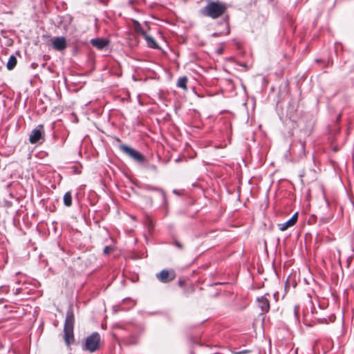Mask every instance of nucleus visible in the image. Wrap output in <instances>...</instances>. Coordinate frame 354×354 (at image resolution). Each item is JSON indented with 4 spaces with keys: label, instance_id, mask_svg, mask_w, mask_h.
Segmentation results:
<instances>
[{
    "label": "nucleus",
    "instance_id": "nucleus-1",
    "mask_svg": "<svg viewBox=\"0 0 354 354\" xmlns=\"http://www.w3.org/2000/svg\"><path fill=\"white\" fill-rule=\"evenodd\" d=\"M227 10L226 5L220 1H209L207 4L201 10V14L212 19H217Z\"/></svg>",
    "mask_w": 354,
    "mask_h": 354
},
{
    "label": "nucleus",
    "instance_id": "nucleus-2",
    "mask_svg": "<svg viewBox=\"0 0 354 354\" xmlns=\"http://www.w3.org/2000/svg\"><path fill=\"white\" fill-rule=\"evenodd\" d=\"M74 322H75V317L73 314V310L71 307H70L67 311L64 325V338L65 343L69 346L74 342V335H73V328H74Z\"/></svg>",
    "mask_w": 354,
    "mask_h": 354
},
{
    "label": "nucleus",
    "instance_id": "nucleus-3",
    "mask_svg": "<svg viewBox=\"0 0 354 354\" xmlns=\"http://www.w3.org/2000/svg\"><path fill=\"white\" fill-rule=\"evenodd\" d=\"M100 335L98 333L94 332L86 338L83 350L93 353L100 348Z\"/></svg>",
    "mask_w": 354,
    "mask_h": 354
},
{
    "label": "nucleus",
    "instance_id": "nucleus-4",
    "mask_svg": "<svg viewBox=\"0 0 354 354\" xmlns=\"http://www.w3.org/2000/svg\"><path fill=\"white\" fill-rule=\"evenodd\" d=\"M45 140V132L44 126L39 124L32 131L29 137V142L31 144H36L40 141L44 142Z\"/></svg>",
    "mask_w": 354,
    "mask_h": 354
},
{
    "label": "nucleus",
    "instance_id": "nucleus-5",
    "mask_svg": "<svg viewBox=\"0 0 354 354\" xmlns=\"http://www.w3.org/2000/svg\"><path fill=\"white\" fill-rule=\"evenodd\" d=\"M120 150L129 156L131 158L134 160L135 161L138 162H143L145 160V158L143 155H142L139 151L137 150L127 146L125 145H122L120 146Z\"/></svg>",
    "mask_w": 354,
    "mask_h": 354
},
{
    "label": "nucleus",
    "instance_id": "nucleus-6",
    "mask_svg": "<svg viewBox=\"0 0 354 354\" xmlns=\"http://www.w3.org/2000/svg\"><path fill=\"white\" fill-rule=\"evenodd\" d=\"M156 279L161 283H167L176 278V273L173 270H162L156 274Z\"/></svg>",
    "mask_w": 354,
    "mask_h": 354
},
{
    "label": "nucleus",
    "instance_id": "nucleus-7",
    "mask_svg": "<svg viewBox=\"0 0 354 354\" xmlns=\"http://www.w3.org/2000/svg\"><path fill=\"white\" fill-rule=\"evenodd\" d=\"M51 44L53 48L57 51H62L67 47L66 39L64 37L52 38Z\"/></svg>",
    "mask_w": 354,
    "mask_h": 354
},
{
    "label": "nucleus",
    "instance_id": "nucleus-8",
    "mask_svg": "<svg viewBox=\"0 0 354 354\" xmlns=\"http://www.w3.org/2000/svg\"><path fill=\"white\" fill-rule=\"evenodd\" d=\"M258 306L261 308V314L268 313L270 310V301L266 295L257 299Z\"/></svg>",
    "mask_w": 354,
    "mask_h": 354
},
{
    "label": "nucleus",
    "instance_id": "nucleus-9",
    "mask_svg": "<svg viewBox=\"0 0 354 354\" xmlns=\"http://www.w3.org/2000/svg\"><path fill=\"white\" fill-rule=\"evenodd\" d=\"M297 218L298 216L297 213L296 212L285 223L278 224L279 229L281 231L286 230L288 227L293 226L297 223Z\"/></svg>",
    "mask_w": 354,
    "mask_h": 354
},
{
    "label": "nucleus",
    "instance_id": "nucleus-10",
    "mask_svg": "<svg viewBox=\"0 0 354 354\" xmlns=\"http://www.w3.org/2000/svg\"><path fill=\"white\" fill-rule=\"evenodd\" d=\"M91 44L99 50H102L109 44V40L104 38H95L91 39Z\"/></svg>",
    "mask_w": 354,
    "mask_h": 354
},
{
    "label": "nucleus",
    "instance_id": "nucleus-11",
    "mask_svg": "<svg viewBox=\"0 0 354 354\" xmlns=\"http://www.w3.org/2000/svg\"><path fill=\"white\" fill-rule=\"evenodd\" d=\"M147 189L149 190V191H156V192H159V194L161 196L162 205H167L166 194H165V192L162 189L158 188V187H152V186H148L147 187Z\"/></svg>",
    "mask_w": 354,
    "mask_h": 354
},
{
    "label": "nucleus",
    "instance_id": "nucleus-12",
    "mask_svg": "<svg viewBox=\"0 0 354 354\" xmlns=\"http://www.w3.org/2000/svg\"><path fill=\"white\" fill-rule=\"evenodd\" d=\"M142 37L145 39L148 47L151 48H158V44L156 40L152 37L149 36L147 33L145 34V35H143Z\"/></svg>",
    "mask_w": 354,
    "mask_h": 354
},
{
    "label": "nucleus",
    "instance_id": "nucleus-13",
    "mask_svg": "<svg viewBox=\"0 0 354 354\" xmlns=\"http://www.w3.org/2000/svg\"><path fill=\"white\" fill-rule=\"evenodd\" d=\"M188 79L186 76H183L180 77L176 83V86L179 88H183V90H187V83Z\"/></svg>",
    "mask_w": 354,
    "mask_h": 354
},
{
    "label": "nucleus",
    "instance_id": "nucleus-14",
    "mask_svg": "<svg viewBox=\"0 0 354 354\" xmlns=\"http://www.w3.org/2000/svg\"><path fill=\"white\" fill-rule=\"evenodd\" d=\"M17 64V58L15 55L10 56L6 66L8 70H12Z\"/></svg>",
    "mask_w": 354,
    "mask_h": 354
},
{
    "label": "nucleus",
    "instance_id": "nucleus-15",
    "mask_svg": "<svg viewBox=\"0 0 354 354\" xmlns=\"http://www.w3.org/2000/svg\"><path fill=\"white\" fill-rule=\"evenodd\" d=\"M64 204L66 207H71L72 205V195L71 192L65 193L63 198Z\"/></svg>",
    "mask_w": 354,
    "mask_h": 354
},
{
    "label": "nucleus",
    "instance_id": "nucleus-16",
    "mask_svg": "<svg viewBox=\"0 0 354 354\" xmlns=\"http://www.w3.org/2000/svg\"><path fill=\"white\" fill-rule=\"evenodd\" d=\"M125 342L127 344L129 345L136 344L138 342V336L137 335H132L127 337Z\"/></svg>",
    "mask_w": 354,
    "mask_h": 354
},
{
    "label": "nucleus",
    "instance_id": "nucleus-17",
    "mask_svg": "<svg viewBox=\"0 0 354 354\" xmlns=\"http://www.w3.org/2000/svg\"><path fill=\"white\" fill-rule=\"evenodd\" d=\"M298 147H299V153L298 155L300 157H303L305 156L306 151H305V142L300 140L298 142Z\"/></svg>",
    "mask_w": 354,
    "mask_h": 354
},
{
    "label": "nucleus",
    "instance_id": "nucleus-18",
    "mask_svg": "<svg viewBox=\"0 0 354 354\" xmlns=\"http://www.w3.org/2000/svg\"><path fill=\"white\" fill-rule=\"evenodd\" d=\"M135 31L137 33L141 35L142 36L145 35V34L147 33L142 28L140 24L138 21H136L135 23Z\"/></svg>",
    "mask_w": 354,
    "mask_h": 354
},
{
    "label": "nucleus",
    "instance_id": "nucleus-19",
    "mask_svg": "<svg viewBox=\"0 0 354 354\" xmlns=\"http://www.w3.org/2000/svg\"><path fill=\"white\" fill-rule=\"evenodd\" d=\"M113 250V248L111 246H105L103 252L104 254H109Z\"/></svg>",
    "mask_w": 354,
    "mask_h": 354
},
{
    "label": "nucleus",
    "instance_id": "nucleus-20",
    "mask_svg": "<svg viewBox=\"0 0 354 354\" xmlns=\"http://www.w3.org/2000/svg\"><path fill=\"white\" fill-rule=\"evenodd\" d=\"M174 245L178 248V249L180 250H183V245L179 242L177 240H175L174 242Z\"/></svg>",
    "mask_w": 354,
    "mask_h": 354
},
{
    "label": "nucleus",
    "instance_id": "nucleus-21",
    "mask_svg": "<svg viewBox=\"0 0 354 354\" xmlns=\"http://www.w3.org/2000/svg\"><path fill=\"white\" fill-rule=\"evenodd\" d=\"M0 291H2V292L7 291V288L4 287V286H1L0 287Z\"/></svg>",
    "mask_w": 354,
    "mask_h": 354
},
{
    "label": "nucleus",
    "instance_id": "nucleus-22",
    "mask_svg": "<svg viewBox=\"0 0 354 354\" xmlns=\"http://www.w3.org/2000/svg\"><path fill=\"white\" fill-rule=\"evenodd\" d=\"M297 145L296 144V145H295V146H292V150H295L294 148H295V147H297Z\"/></svg>",
    "mask_w": 354,
    "mask_h": 354
},
{
    "label": "nucleus",
    "instance_id": "nucleus-23",
    "mask_svg": "<svg viewBox=\"0 0 354 354\" xmlns=\"http://www.w3.org/2000/svg\"><path fill=\"white\" fill-rule=\"evenodd\" d=\"M297 145L296 144V145H295V146H292V150H295L294 148H295V147H297Z\"/></svg>",
    "mask_w": 354,
    "mask_h": 354
}]
</instances>
